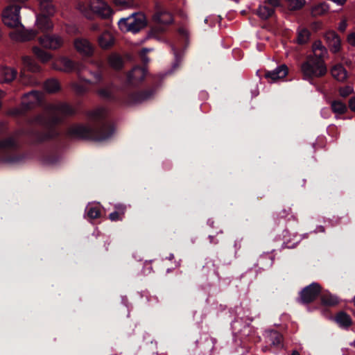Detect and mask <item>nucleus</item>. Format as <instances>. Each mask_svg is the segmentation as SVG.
Here are the masks:
<instances>
[{
  "label": "nucleus",
  "mask_w": 355,
  "mask_h": 355,
  "mask_svg": "<svg viewBox=\"0 0 355 355\" xmlns=\"http://www.w3.org/2000/svg\"><path fill=\"white\" fill-rule=\"evenodd\" d=\"M313 54L308 57H312L315 60H322L324 62V60L328 56V52L325 46H324L320 40L315 41L312 45Z\"/></svg>",
  "instance_id": "2eb2a0df"
},
{
  "label": "nucleus",
  "mask_w": 355,
  "mask_h": 355,
  "mask_svg": "<svg viewBox=\"0 0 355 355\" xmlns=\"http://www.w3.org/2000/svg\"><path fill=\"white\" fill-rule=\"evenodd\" d=\"M98 94L99 95L102 96H107L108 95L105 92L104 90H99L98 91Z\"/></svg>",
  "instance_id": "4d7b16f0"
},
{
  "label": "nucleus",
  "mask_w": 355,
  "mask_h": 355,
  "mask_svg": "<svg viewBox=\"0 0 355 355\" xmlns=\"http://www.w3.org/2000/svg\"><path fill=\"white\" fill-rule=\"evenodd\" d=\"M148 49H143L141 51V55L143 58L144 62H148L149 61L148 58L146 57V54L149 51Z\"/></svg>",
  "instance_id": "8fccbe9b"
},
{
  "label": "nucleus",
  "mask_w": 355,
  "mask_h": 355,
  "mask_svg": "<svg viewBox=\"0 0 355 355\" xmlns=\"http://www.w3.org/2000/svg\"><path fill=\"white\" fill-rule=\"evenodd\" d=\"M309 40V32L306 29L300 30L297 33V42L300 44L306 43Z\"/></svg>",
  "instance_id": "4c0bfd02"
},
{
  "label": "nucleus",
  "mask_w": 355,
  "mask_h": 355,
  "mask_svg": "<svg viewBox=\"0 0 355 355\" xmlns=\"http://www.w3.org/2000/svg\"><path fill=\"white\" fill-rule=\"evenodd\" d=\"M80 67H83V63L74 62L67 56H60L51 63L53 69L64 73H71L75 71L78 73V69Z\"/></svg>",
  "instance_id": "39448f33"
},
{
  "label": "nucleus",
  "mask_w": 355,
  "mask_h": 355,
  "mask_svg": "<svg viewBox=\"0 0 355 355\" xmlns=\"http://www.w3.org/2000/svg\"><path fill=\"white\" fill-rule=\"evenodd\" d=\"M331 109L337 114H343L347 111L346 105L340 101H334L331 103Z\"/></svg>",
  "instance_id": "f704fd0d"
},
{
  "label": "nucleus",
  "mask_w": 355,
  "mask_h": 355,
  "mask_svg": "<svg viewBox=\"0 0 355 355\" xmlns=\"http://www.w3.org/2000/svg\"><path fill=\"white\" fill-rule=\"evenodd\" d=\"M288 74V67L282 64L273 71H268L265 73L264 77L270 83H273L284 78Z\"/></svg>",
  "instance_id": "4468645a"
},
{
  "label": "nucleus",
  "mask_w": 355,
  "mask_h": 355,
  "mask_svg": "<svg viewBox=\"0 0 355 355\" xmlns=\"http://www.w3.org/2000/svg\"><path fill=\"white\" fill-rule=\"evenodd\" d=\"M73 46L80 55L91 57L94 53V46L90 41L84 37H78L73 40Z\"/></svg>",
  "instance_id": "9b49d317"
},
{
  "label": "nucleus",
  "mask_w": 355,
  "mask_h": 355,
  "mask_svg": "<svg viewBox=\"0 0 355 355\" xmlns=\"http://www.w3.org/2000/svg\"><path fill=\"white\" fill-rule=\"evenodd\" d=\"M347 42L351 46H355V32L348 35Z\"/></svg>",
  "instance_id": "de8ad7c7"
},
{
  "label": "nucleus",
  "mask_w": 355,
  "mask_h": 355,
  "mask_svg": "<svg viewBox=\"0 0 355 355\" xmlns=\"http://www.w3.org/2000/svg\"><path fill=\"white\" fill-rule=\"evenodd\" d=\"M321 302L324 305L334 306L338 304V300L336 296L330 294H325L322 296Z\"/></svg>",
  "instance_id": "e433bc0d"
},
{
  "label": "nucleus",
  "mask_w": 355,
  "mask_h": 355,
  "mask_svg": "<svg viewBox=\"0 0 355 355\" xmlns=\"http://www.w3.org/2000/svg\"><path fill=\"white\" fill-rule=\"evenodd\" d=\"M32 51L35 56L42 63H46L53 58V55L51 53L39 46H33Z\"/></svg>",
  "instance_id": "5701e85b"
},
{
  "label": "nucleus",
  "mask_w": 355,
  "mask_h": 355,
  "mask_svg": "<svg viewBox=\"0 0 355 355\" xmlns=\"http://www.w3.org/2000/svg\"><path fill=\"white\" fill-rule=\"evenodd\" d=\"M349 107L352 112H355V96L349 100Z\"/></svg>",
  "instance_id": "09e8293b"
},
{
  "label": "nucleus",
  "mask_w": 355,
  "mask_h": 355,
  "mask_svg": "<svg viewBox=\"0 0 355 355\" xmlns=\"http://www.w3.org/2000/svg\"><path fill=\"white\" fill-rule=\"evenodd\" d=\"M352 345L355 347V340L354 341V343H352Z\"/></svg>",
  "instance_id": "69168bd1"
},
{
  "label": "nucleus",
  "mask_w": 355,
  "mask_h": 355,
  "mask_svg": "<svg viewBox=\"0 0 355 355\" xmlns=\"http://www.w3.org/2000/svg\"><path fill=\"white\" fill-rule=\"evenodd\" d=\"M40 3V11L44 13H47L50 15H53L55 12V9L51 3V0H37Z\"/></svg>",
  "instance_id": "c85d7f7f"
},
{
  "label": "nucleus",
  "mask_w": 355,
  "mask_h": 355,
  "mask_svg": "<svg viewBox=\"0 0 355 355\" xmlns=\"http://www.w3.org/2000/svg\"><path fill=\"white\" fill-rule=\"evenodd\" d=\"M211 226H214V222H211Z\"/></svg>",
  "instance_id": "0e129e2a"
},
{
  "label": "nucleus",
  "mask_w": 355,
  "mask_h": 355,
  "mask_svg": "<svg viewBox=\"0 0 355 355\" xmlns=\"http://www.w3.org/2000/svg\"><path fill=\"white\" fill-rule=\"evenodd\" d=\"M20 81L24 85H33L35 82L31 80V77H28L24 71L20 72Z\"/></svg>",
  "instance_id": "a18cd8bd"
},
{
  "label": "nucleus",
  "mask_w": 355,
  "mask_h": 355,
  "mask_svg": "<svg viewBox=\"0 0 355 355\" xmlns=\"http://www.w3.org/2000/svg\"><path fill=\"white\" fill-rule=\"evenodd\" d=\"M42 98V94L40 92L32 91L24 96L22 103L26 107L30 108L35 105L39 104Z\"/></svg>",
  "instance_id": "f3484780"
},
{
  "label": "nucleus",
  "mask_w": 355,
  "mask_h": 355,
  "mask_svg": "<svg viewBox=\"0 0 355 355\" xmlns=\"http://www.w3.org/2000/svg\"><path fill=\"white\" fill-rule=\"evenodd\" d=\"M214 272L218 275V272H217V271L216 270H214Z\"/></svg>",
  "instance_id": "338daca9"
},
{
  "label": "nucleus",
  "mask_w": 355,
  "mask_h": 355,
  "mask_svg": "<svg viewBox=\"0 0 355 355\" xmlns=\"http://www.w3.org/2000/svg\"><path fill=\"white\" fill-rule=\"evenodd\" d=\"M153 19L155 23L161 25H168L173 21L172 15L165 8L158 5L155 7Z\"/></svg>",
  "instance_id": "ddd939ff"
},
{
  "label": "nucleus",
  "mask_w": 355,
  "mask_h": 355,
  "mask_svg": "<svg viewBox=\"0 0 355 355\" xmlns=\"http://www.w3.org/2000/svg\"><path fill=\"white\" fill-rule=\"evenodd\" d=\"M281 5L279 0H265L259 7L257 15L262 19H267L275 12L276 8Z\"/></svg>",
  "instance_id": "9d476101"
},
{
  "label": "nucleus",
  "mask_w": 355,
  "mask_h": 355,
  "mask_svg": "<svg viewBox=\"0 0 355 355\" xmlns=\"http://www.w3.org/2000/svg\"><path fill=\"white\" fill-rule=\"evenodd\" d=\"M320 291L321 288L318 284H311L300 292V302L304 304L313 302L320 294Z\"/></svg>",
  "instance_id": "f8f14e48"
},
{
  "label": "nucleus",
  "mask_w": 355,
  "mask_h": 355,
  "mask_svg": "<svg viewBox=\"0 0 355 355\" xmlns=\"http://www.w3.org/2000/svg\"><path fill=\"white\" fill-rule=\"evenodd\" d=\"M327 11L326 4H319L312 8L311 13L314 16L322 15Z\"/></svg>",
  "instance_id": "a19ab883"
},
{
  "label": "nucleus",
  "mask_w": 355,
  "mask_h": 355,
  "mask_svg": "<svg viewBox=\"0 0 355 355\" xmlns=\"http://www.w3.org/2000/svg\"><path fill=\"white\" fill-rule=\"evenodd\" d=\"M339 95L343 98H346L354 93V88L352 86L346 85L338 89Z\"/></svg>",
  "instance_id": "79ce46f5"
},
{
  "label": "nucleus",
  "mask_w": 355,
  "mask_h": 355,
  "mask_svg": "<svg viewBox=\"0 0 355 355\" xmlns=\"http://www.w3.org/2000/svg\"><path fill=\"white\" fill-rule=\"evenodd\" d=\"M291 355H300V353L297 351H293Z\"/></svg>",
  "instance_id": "052dcab7"
},
{
  "label": "nucleus",
  "mask_w": 355,
  "mask_h": 355,
  "mask_svg": "<svg viewBox=\"0 0 355 355\" xmlns=\"http://www.w3.org/2000/svg\"><path fill=\"white\" fill-rule=\"evenodd\" d=\"M182 17H184V18H186V17H187V15H184V14H182Z\"/></svg>",
  "instance_id": "e2e57ef3"
},
{
  "label": "nucleus",
  "mask_w": 355,
  "mask_h": 355,
  "mask_svg": "<svg viewBox=\"0 0 355 355\" xmlns=\"http://www.w3.org/2000/svg\"><path fill=\"white\" fill-rule=\"evenodd\" d=\"M335 320L340 326L343 327H348L352 324L349 315L343 312L338 313Z\"/></svg>",
  "instance_id": "c756f323"
},
{
  "label": "nucleus",
  "mask_w": 355,
  "mask_h": 355,
  "mask_svg": "<svg viewBox=\"0 0 355 355\" xmlns=\"http://www.w3.org/2000/svg\"><path fill=\"white\" fill-rule=\"evenodd\" d=\"M90 64L98 67V69L102 67V63L101 62L92 61Z\"/></svg>",
  "instance_id": "5fc2aeb1"
},
{
  "label": "nucleus",
  "mask_w": 355,
  "mask_h": 355,
  "mask_svg": "<svg viewBox=\"0 0 355 355\" xmlns=\"http://www.w3.org/2000/svg\"><path fill=\"white\" fill-rule=\"evenodd\" d=\"M106 111L104 108L98 107L88 112L87 116L89 119L97 121L105 116Z\"/></svg>",
  "instance_id": "72a5a7b5"
},
{
  "label": "nucleus",
  "mask_w": 355,
  "mask_h": 355,
  "mask_svg": "<svg viewBox=\"0 0 355 355\" xmlns=\"http://www.w3.org/2000/svg\"><path fill=\"white\" fill-rule=\"evenodd\" d=\"M90 7L93 15H97L103 19H107L113 14V10L108 3L103 0H90Z\"/></svg>",
  "instance_id": "1a4fd4ad"
},
{
  "label": "nucleus",
  "mask_w": 355,
  "mask_h": 355,
  "mask_svg": "<svg viewBox=\"0 0 355 355\" xmlns=\"http://www.w3.org/2000/svg\"><path fill=\"white\" fill-rule=\"evenodd\" d=\"M78 76L83 81L92 85L98 84L103 79L101 71L99 69L95 71L92 69H86L83 64V67L78 69Z\"/></svg>",
  "instance_id": "6e6552de"
},
{
  "label": "nucleus",
  "mask_w": 355,
  "mask_h": 355,
  "mask_svg": "<svg viewBox=\"0 0 355 355\" xmlns=\"http://www.w3.org/2000/svg\"><path fill=\"white\" fill-rule=\"evenodd\" d=\"M209 266H215L214 263L212 261H208L206 264V267H209ZM205 268V266H204Z\"/></svg>",
  "instance_id": "13d9d810"
},
{
  "label": "nucleus",
  "mask_w": 355,
  "mask_h": 355,
  "mask_svg": "<svg viewBox=\"0 0 355 355\" xmlns=\"http://www.w3.org/2000/svg\"><path fill=\"white\" fill-rule=\"evenodd\" d=\"M284 245L288 248H294L300 241L299 237H297L296 235H291L288 232H286V234L284 235Z\"/></svg>",
  "instance_id": "7c9ffc66"
},
{
  "label": "nucleus",
  "mask_w": 355,
  "mask_h": 355,
  "mask_svg": "<svg viewBox=\"0 0 355 355\" xmlns=\"http://www.w3.org/2000/svg\"><path fill=\"white\" fill-rule=\"evenodd\" d=\"M164 266L166 268L168 272H172L173 270L179 268L181 265V260L175 258L174 255L170 254L164 260Z\"/></svg>",
  "instance_id": "bb28decb"
},
{
  "label": "nucleus",
  "mask_w": 355,
  "mask_h": 355,
  "mask_svg": "<svg viewBox=\"0 0 355 355\" xmlns=\"http://www.w3.org/2000/svg\"><path fill=\"white\" fill-rule=\"evenodd\" d=\"M17 72L13 68L2 67L0 69V83H10L17 76Z\"/></svg>",
  "instance_id": "4be33fe9"
},
{
  "label": "nucleus",
  "mask_w": 355,
  "mask_h": 355,
  "mask_svg": "<svg viewBox=\"0 0 355 355\" xmlns=\"http://www.w3.org/2000/svg\"><path fill=\"white\" fill-rule=\"evenodd\" d=\"M218 236H220V239L222 240L223 238V232L221 230H219V231L218 232H214L212 234L209 235V239H210V242L211 243H218V239H216V237Z\"/></svg>",
  "instance_id": "49530a36"
},
{
  "label": "nucleus",
  "mask_w": 355,
  "mask_h": 355,
  "mask_svg": "<svg viewBox=\"0 0 355 355\" xmlns=\"http://www.w3.org/2000/svg\"><path fill=\"white\" fill-rule=\"evenodd\" d=\"M118 25L123 32L137 33L146 26V19L143 13L137 12L121 19Z\"/></svg>",
  "instance_id": "20e7f679"
},
{
  "label": "nucleus",
  "mask_w": 355,
  "mask_h": 355,
  "mask_svg": "<svg viewBox=\"0 0 355 355\" xmlns=\"http://www.w3.org/2000/svg\"><path fill=\"white\" fill-rule=\"evenodd\" d=\"M301 71L306 80L324 76L327 72L325 62L315 60L312 57H307L301 65Z\"/></svg>",
  "instance_id": "7ed1b4c3"
},
{
  "label": "nucleus",
  "mask_w": 355,
  "mask_h": 355,
  "mask_svg": "<svg viewBox=\"0 0 355 355\" xmlns=\"http://www.w3.org/2000/svg\"><path fill=\"white\" fill-rule=\"evenodd\" d=\"M316 231L318 232H324V227L323 226H318L316 228Z\"/></svg>",
  "instance_id": "6e6d98bb"
},
{
  "label": "nucleus",
  "mask_w": 355,
  "mask_h": 355,
  "mask_svg": "<svg viewBox=\"0 0 355 355\" xmlns=\"http://www.w3.org/2000/svg\"><path fill=\"white\" fill-rule=\"evenodd\" d=\"M37 33L33 30H21L19 32H11L10 36L12 39L17 41H29L34 39Z\"/></svg>",
  "instance_id": "6ab92c4d"
},
{
  "label": "nucleus",
  "mask_w": 355,
  "mask_h": 355,
  "mask_svg": "<svg viewBox=\"0 0 355 355\" xmlns=\"http://www.w3.org/2000/svg\"><path fill=\"white\" fill-rule=\"evenodd\" d=\"M108 62L114 69H120L123 67V60L117 54H112L108 58Z\"/></svg>",
  "instance_id": "2f4dec72"
},
{
  "label": "nucleus",
  "mask_w": 355,
  "mask_h": 355,
  "mask_svg": "<svg viewBox=\"0 0 355 355\" xmlns=\"http://www.w3.org/2000/svg\"><path fill=\"white\" fill-rule=\"evenodd\" d=\"M98 28V26L97 25H93L92 26V30L95 31V30H97Z\"/></svg>",
  "instance_id": "bf43d9fd"
},
{
  "label": "nucleus",
  "mask_w": 355,
  "mask_h": 355,
  "mask_svg": "<svg viewBox=\"0 0 355 355\" xmlns=\"http://www.w3.org/2000/svg\"><path fill=\"white\" fill-rule=\"evenodd\" d=\"M50 16V15L43 12H41V14L38 15L36 24L41 32H46L53 29V24L49 17Z\"/></svg>",
  "instance_id": "a211bd4d"
},
{
  "label": "nucleus",
  "mask_w": 355,
  "mask_h": 355,
  "mask_svg": "<svg viewBox=\"0 0 355 355\" xmlns=\"http://www.w3.org/2000/svg\"><path fill=\"white\" fill-rule=\"evenodd\" d=\"M115 5L123 8L131 7L133 5V0H113Z\"/></svg>",
  "instance_id": "37998d69"
},
{
  "label": "nucleus",
  "mask_w": 355,
  "mask_h": 355,
  "mask_svg": "<svg viewBox=\"0 0 355 355\" xmlns=\"http://www.w3.org/2000/svg\"><path fill=\"white\" fill-rule=\"evenodd\" d=\"M67 32L69 33V34H73V35H76V34H78L79 33V31L77 28L76 27H71V28H69L67 29Z\"/></svg>",
  "instance_id": "864d4df0"
},
{
  "label": "nucleus",
  "mask_w": 355,
  "mask_h": 355,
  "mask_svg": "<svg viewBox=\"0 0 355 355\" xmlns=\"http://www.w3.org/2000/svg\"><path fill=\"white\" fill-rule=\"evenodd\" d=\"M75 89H76V91L78 93H81V92H82V91H81V90H80V89H78V87H76V86L75 87Z\"/></svg>",
  "instance_id": "680f3d73"
},
{
  "label": "nucleus",
  "mask_w": 355,
  "mask_h": 355,
  "mask_svg": "<svg viewBox=\"0 0 355 355\" xmlns=\"http://www.w3.org/2000/svg\"><path fill=\"white\" fill-rule=\"evenodd\" d=\"M267 338L270 345L273 346H279L282 343V336L275 331H271L268 333Z\"/></svg>",
  "instance_id": "473e14b6"
},
{
  "label": "nucleus",
  "mask_w": 355,
  "mask_h": 355,
  "mask_svg": "<svg viewBox=\"0 0 355 355\" xmlns=\"http://www.w3.org/2000/svg\"><path fill=\"white\" fill-rule=\"evenodd\" d=\"M38 42L45 49L55 51L64 45V40L58 35L46 34L38 37Z\"/></svg>",
  "instance_id": "0eeeda50"
},
{
  "label": "nucleus",
  "mask_w": 355,
  "mask_h": 355,
  "mask_svg": "<svg viewBox=\"0 0 355 355\" xmlns=\"http://www.w3.org/2000/svg\"><path fill=\"white\" fill-rule=\"evenodd\" d=\"M290 9L299 10L305 4V0H286Z\"/></svg>",
  "instance_id": "ea45409f"
},
{
  "label": "nucleus",
  "mask_w": 355,
  "mask_h": 355,
  "mask_svg": "<svg viewBox=\"0 0 355 355\" xmlns=\"http://www.w3.org/2000/svg\"><path fill=\"white\" fill-rule=\"evenodd\" d=\"M325 40L330 50L336 53L340 49V39L334 31H328L324 35Z\"/></svg>",
  "instance_id": "dca6fc26"
},
{
  "label": "nucleus",
  "mask_w": 355,
  "mask_h": 355,
  "mask_svg": "<svg viewBox=\"0 0 355 355\" xmlns=\"http://www.w3.org/2000/svg\"><path fill=\"white\" fill-rule=\"evenodd\" d=\"M87 216L89 218L95 219L98 218L101 216V210L97 206H89L87 211Z\"/></svg>",
  "instance_id": "58836bf2"
},
{
  "label": "nucleus",
  "mask_w": 355,
  "mask_h": 355,
  "mask_svg": "<svg viewBox=\"0 0 355 355\" xmlns=\"http://www.w3.org/2000/svg\"><path fill=\"white\" fill-rule=\"evenodd\" d=\"M146 75V69L141 67H135L128 74V80L131 83L142 81Z\"/></svg>",
  "instance_id": "412c9836"
},
{
  "label": "nucleus",
  "mask_w": 355,
  "mask_h": 355,
  "mask_svg": "<svg viewBox=\"0 0 355 355\" xmlns=\"http://www.w3.org/2000/svg\"><path fill=\"white\" fill-rule=\"evenodd\" d=\"M44 89L49 93H53L60 89V84L55 79H50L45 82Z\"/></svg>",
  "instance_id": "c9c22d12"
},
{
  "label": "nucleus",
  "mask_w": 355,
  "mask_h": 355,
  "mask_svg": "<svg viewBox=\"0 0 355 355\" xmlns=\"http://www.w3.org/2000/svg\"><path fill=\"white\" fill-rule=\"evenodd\" d=\"M75 112L76 110L67 103L53 104L36 116L34 122L44 125H51L61 121L65 116L73 115Z\"/></svg>",
  "instance_id": "f257e3e1"
},
{
  "label": "nucleus",
  "mask_w": 355,
  "mask_h": 355,
  "mask_svg": "<svg viewBox=\"0 0 355 355\" xmlns=\"http://www.w3.org/2000/svg\"><path fill=\"white\" fill-rule=\"evenodd\" d=\"M347 24L346 20H343L339 24L338 29L340 31L344 32L347 28Z\"/></svg>",
  "instance_id": "3c124183"
},
{
  "label": "nucleus",
  "mask_w": 355,
  "mask_h": 355,
  "mask_svg": "<svg viewBox=\"0 0 355 355\" xmlns=\"http://www.w3.org/2000/svg\"><path fill=\"white\" fill-rule=\"evenodd\" d=\"M290 214H291L290 209L288 210L284 209L279 213V216L280 218H286Z\"/></svg>",
  "instance_id": "603ef678"
},
{
  "label": "nucleus",
  "mask_w": 355,
  "mask_h": 355,
  "mask_svg": "<svg viewBox=\"0 0 355 355\" xmlns=\"http://www.w3.org/2000/svg\"><path fill=\"white\" fill-rule=\"evenodd\" d=\"M77 9L87 19H92L93 10L90 7V1L87 2H79L76 6Z\"/></svg>",
  "instance_id": "cd10ccee"
},
{
  "label": "nucleus",
  "mask_w": 355,
  "mask_h": 355,
  "mask_svg": "<svg viewBox=\"0 0 355 355\" xmlns=\"http://www.w3.org/2000/svg\"><path fill=\"white\" fill-rule=\"evenodd\" d=\"M15 141L12 138H8L0 141V148H8L15 146Z\"/></svg>",
  "instance_id": "c03bdc74"
},
{
  "label": "nucleus",
  "mask_w": 355,
  "mask_h": 355,
  "mask_svg": "<svg viewBox=\"0 0 355 355\" xmlns=\"http://www.w3.org/2000/svg\"><path fill=\"white\" fill-rule=\"evenodd\" d=\"M24 68L33 73L40 72L42 67L31 57L24 56L22 58Z\"/></svg>",
  "instance_id": "393cba45"
},
{
  "label": "nucleus",
  "mask_w": 355,
  "mask_h": 355,
  "mask_svg": "<svg viewBox=\"0 0 355 355\" xmlns=\"http://www.w3.org/2000/svg\"><path fill=\"white\" fill-rule=\"evenodd\" d=\"M20 5L15 3L8 6L3 12L2 18L4 24L10 28L21 26L19 20Z\"/></svg>",
  "instance_id": "423d86ee"
},
{
  "label": "nucleus",
  "mask_w": 355,
  "mask_h": 355,
  "mask_svg": "<svg viewBox=\"0 0 355 355\" xmlns=\"http://www.w3.org/2000/svg\"><path fill=\"white\" fill-rule=\"evenodd\" d=\"M332 76L339 82H344L347 78V72L342 64H336L331 69Z\"/></svg>",
  "instance_id": "b1692460"
},
{
  "label": "nucleus",
  "mask_w": 355,
  "mask_h": 355,
  "mask_svg": "<svg viewBox=\"0 0 355 355\" xmlns=\"http://www.w3.org/2000/svg\"><path fill=\"white\" fill-rule=\"evenodd\" d=\"M114 37L109 31L103 32L98 37V43L100 47L103 49H108L111 48L114 44Z\"/></svg>",
  "instance_id": "aec40b11"
},
{
  "label": "nucleus",
  "mask_w": 355,
  "mask_h": 355,
  "mask_svg": "<svg viewBox=\"0 0 355 355\" xmlns=\"http://www.w3.org/2000/svg\"><path fill=\"white\" fill-rule=\"evenodd\" d=\"M113 128L110 125H105L101 130V133L96 132L89 126L78 125L71 128V134L83 139H91L96 141H103L109 138L113 133Z\"/></svg>",
  "instance_id": "f03ea898"
},
{
  "label": "nucleus",
  "mask_w": 355,
  "mask_h": 355,
  "mask_svg": "<svg viewBox=\"0 0 355 355\" xmlns=\"http://www.w3.org/2000/svg\"><path fill=\"white\" fill-rule=\"evenodd\" d=\"M114 211L109 214V218L112 221L122 220L125 211L126 207L122 204H118L114 206Z\"/></svg>",
  "instance_id": "a878e982"
}]
</instances>
